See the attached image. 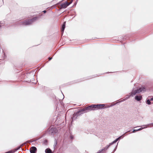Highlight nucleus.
<instances>
[{"label":"nucleus","instance_id":"1","mask_svg":"<svg viewBox=\"0 0 153 153\" xmlns=\"http://www.w3.org/2000/svg\"><path fill=\"white\" fill-rule=\"evenodd\" d=\"M146 91V88L144 86H142L141 87L139 88L138 89L135 90L134 91H133L131 93L130 95L127 94L126 95L125 98L119 102H123L126 100L128 99L130 97V96H133L135 95L136 94L139 93L140 92H143L145 91Z\"/></svg>","mask_w":153,"mask_h":153},{"label":"nucleus","instance_id":"2","mask_svg":"<svg viewBox=\"0 0 153 153\" xmlns=\"http://www.w3.org/2000/svg\"><path fill=\"white\" fill-rule=\"evenodd\" d=\"M38 18V17H34L33 19L29 20L19 21V22L18 23L19 25H31L33 22L36 20Z\"/></svg>","mask_w":153,"mask_h":153},{"label":"nucleus","instance_id":"3","mask_svg":"<svg viewBox=\"0 0 153 153\" xmlns=\"http://www.w3.org/2000/svg\"><path fill=\"white\" fill-rule=\"evenodd\" d=\"M94 105H91L90 106L86 107L79 111V112H81V114H82L84 113L88 112L91 110H95Z\"/></svg>","mask_w":153,"mask_h":153},{"label":"nucleus","instance_id":"4","mask_svg":"<svg viewBox=\"0 0 153 153\" xmlns=\"http://www.w3.org/2000/svg\"><path fill=\"white\" fill-rule=\"evenodd\" d=\"M122 137V136H121L120 137H119L118 138H117L113 142H112V143H110L108 145L106 146L104 149H102L101 150L99 151V152H98V153H104V151L105 152L108 149V147H109V146H110L113 144L114 143H116Z\"/></svg>","mask_w":153,"mask_h":153},{"label":"nucleus","instance_id":"5","mask_svg":"<svg viewBox=\"0 0 153 153\" xmlns=\"http://www.w3.org/2000/svg\"><path fill=\"white\" fill-rule=\"evenodd\" d=\"M122 137V136H121L120 137H119L118 138H117L113 142H112V143H110L108 145L106 146L104 149H102L101 150L99 151V152H98V153H104V151L105 152L108 149V147H109V146H110L113 144L114 143H116Z\"/></svg>","mask_w":153,"mask_h":153},{"label":"nucleus","instance_id":"6","mask_svg":"<svg viewBox=\"0 0 153 153\" xmlns=\"http://www.w3.org/2000/svg\"><path fill=\"white\" fill-rule=\"evenodd\" d=\"M73 1V0H71L70 2H68L67 1H65L64 3L61 4L60 9L65 8H66L72 3Z\"/></svg>","mask_w":153,"mask_h":153},{"label":"nucleus","instance_id":"7","mask_svg":"<svg viewBox=\"0 0 153 153\" xmlns=\"http://www.w3.org/2000/svg\"><path fill=\"white\" fill-rule=\"evenodd\" d=\"M58 130L55 127L51 128L49 130V132L52 135H54L56 133H57Z\"/></svg>","mask_w":153,"mask_h":153},{"label":"nucleus","instance_id":"8","mask_svg":"<svg viewBox=\"0 0 153 153\" xmlns=\"http://www.w3.org/2000/svg\"><path fill=\"white\" fill-rule=\"evenodd\" d=\"M105 105L104 104H99L97 105H94V107L95 110L97 108H103V107L105 106Z\"/></svg>","mask_w":153,"mask_h":153},{"label":"nucleus","instance_id":"9","mask_svg":"<svg viewBox=\"0 0 153 153\" xmlns=\"http://www.w3.org/2000/svg\"><path fill=\"white\" fill-rule=\"evenodd\" d=\"M79 113H81L80 112H79V111L77 113H75L73 114V116L71 117L72 121L75 120L77 118L78 115L79 114Z\"/></svg>","mask_w":153,"mask_h":153},{"label":"nucleus","instance_id":"10","mask_svg":"<svg viewBox=\"0 0 153 153\" xmlns=\"http://www.w3.org/2000/svg\"><path fill=\"white\" fill-rule=\"evenodd\" d=\"M37 151L36 148L34 146L32 147L30 149V153H36Z\"/></svg>","mask_w":153,"mask_h":153},{"label":"nucleus","instance_id":"11","mask_svg":"<svg viewBox=\"0 0 153 153\" xmlns=\"http://www.w3.org/2000/svg\"><path fill=\"white\" fill-rule=\"evenodd\" d=\"M142 99V97L141 95H136L135 97V99L137 101H140Z\"/></svg>","mask_w":153,"mask_h":153},{"label":"nucleus","instance_id":"12","mask_svg":"<svg viewBox=\"0 0 153 153\" xmlns=\"http://www.w3.org/2000/svg\"><path fill=\"white\" fill-rule=\"evenodd\" d=\"M19 147L17 148L16 149H15L9 151H8L7 152H6V153H13L18 150L19 149Z\"/></svg>","mask_w":153,"mask_h":153},{"label":"nucleus","instance_id":"13","mask_svg":"<svg viewBox=\"0 0 153 153\" xmlns=\"http://www.w3.org/2000/svg\"><path fill=\"white\" fill-rule=\"evenodd\" d=\"M65 23H66V22H64V23L62 25V27L61 31L62 32V33H63L64 30V29H65Z\"/></svg>","mask_w":153,"mask_h":153},{"label":"nucleus","instance_id":"14","mask_svg":"<svg viewBox=\"0 0 153 153\" xmlns=\"http://www.w3.org/2000/svg\"><path fill=\"white\" fill-rule=\"evenodd\" d=\"M146 102L147 104L149 105H151V104L153 103L152 102H151V101L149 100V99H148V98H147L146 99Z\"/></svg>","mask_w":153,"mask_h":153},{"label":"nucleus","instance_id":"15","mask_svg":"<svg viewBox=\"0 0 153 153\" xmlns=\"http://www.w3.org/2000/svg\"><path fill=\"white\" fill-rule=\"evenodd\" d=\"M45 152L46 153H52L51 150L49 148H47L46 149Z\"/></svg>","mask_w":153,"mask_h":153},{"label":"nucleus","instance_id":"16","mask_svg":"<svg viewBox=\"0 0 153 153\" xmlns=\"http://www.w3.org/2000/svg\"><path fill=\"white\" fill-rule=\"evenodd\" d=\"M143 128H140L139 129H134L133 131H132V132L133 133H134L136 131H140L141 130H142L143 129Z\"/></svg>","mask_w":153,"mask_h":153},{"label":"nucleus","instance_id":"17","mask_svg":"<svg viewBox=\"0 0 153 153\" xmlns=\"http://www.w3.org/2000/svg\"><path fill=\"white\" fill-rule=\"evenodd\" d=\"M149 100L151 101H153V97H149L147 98Z\"/></svg>","mask_w":153,"mask_h":153},{"label":"nucleus","instance_id":"18","mask_svg":"<svg viewBox=\"0 0 153 153\" xmlns=\"http://www.w3.org/2000/svg\"><path fill=\"white\" fill-rule=\"evenodd\" d=\"M26 143H24L22 144H21V145L20 146H19V147H17V148H19V149L21 148V147L23 146H24V144H25Z\"/></svg>","mask_w":153,"mask_h":153},{"label":"nucleus","instance_id":"19","mask_svg":"<svg viewBox=\"0 0 153 153\" xmlns=\"http://www.w3.org/2000/svg\"><path fill=\"white\" fill-rule=\"evenodd\" d=\"M56 144H57V142H56V140L55 139V143H54V144L53 145V146L54 148H55V147L56 146Z\"/></svg>","mask_w":153,"mask_h":153},{"label":"nucleus","instance_id":"20","mask_svg":"<svg viewBox=\"0 0 153 153\" xmlns=\"http://www.w3.org/2000/svg\"><path fill=\"white\" fill-rule=\"evenodd\" d=\"M33 142V141H32L31 140H29V141H27L26 142V143H31L32 142Z\"/></svg>","mask_w":153,"mask_h":153},{"label":"nucleus","instance_id":"21","mask_svg":"<svg viewBox=\"0 0 153 153\" xmlns=\"http://www.w3.org/2000/svg\"><path fill=\"white\" fill-rule=\"evenodd\" d=\"M70 138L72 140L74 138L73 137L72 135H71L70 136Z\"/></svg>","mask_w":153,"mask_h":153},{"label":"nucleus","instance_id":"22","mask_svg":"<svg viewBox=\"0 0 153 153\" xmlns=\"http://www.w3.org/2000/svg\"><path fill=\"white\" fill-rule=\"evenodd\" d=\"M47 140H44V143L45 144H46V143H47Z\"/></svg>","mask_w":153,"mask_h":153},{"label":"nucleus","instance_id":"23","mask_svg":"<svg viewBox=\"0 0 153 153\" xmlns=\"http://www.w3.org/2000/svg\"><path fill=\"white\" fill-rule=\"evenodd\" d=\"M148 126H151V125H152V126H153V123H150V124H149L148 125Z\"/></svg>","mask_w":153,"mask_h":153},{"label":"nucleus","instance_id":"24","mask_svg":"<svg viewBox=\"0 0 153 153\" xmlns=\"http://www.w3.org/2000/svg\"><path fill=\"white\" fill-rule=\"evenodd\" d=\"M52 59V57H49L48 58L49 60H50Z\"/></svg>","mask_w":153,"mask_h":153},{"label":"nucleus","instance_id":"25","mask_svg":"<svg viewBox=\"0 0 153 153\" xmlns=\"http://www.w3.org/2000/svg\"><path fill=\"white\" fill-rule=\"evenodd\" d=\"M43 12L44 13H46V11L45 10H44V11H43Z\"/></svg>","mask_w":153,"mask_h":153},{"label":"nucleus","instance_id":"26","mask_svg":"<svg viewBox=\"0 0 153 153\" xmlns=\"http://www.w3.org/2000/svg\"><path fill=\"white\" fill-rule=\"evenodd\" d=\"M113 105H111V106H112ZM110 107V106H108L105 107V108H109V107Z\"/></svg>","mask_w":153,"mask_h":153},{"label":"nucleus","instance_id":"27","mask_svg":"<svg viewBox=\"0 0 153 153\" xmlns=\"http://www.w3.org/2000/svg\"><path fill=\"white\" fill-rule=\"evenodd\" d=\"M117 145L116 146H115V149H114V152L116 150V147H117Z\"/></svg>","mask_w":153,"mask_h":153},{"label":"nucleus","instance_id":"28","mask_svg":"<svg viewBox=\"0 0 153 153\" xmlns=\"http://www.w3.org/2000/svg\"><path fill=\"white\" fill-rule=\"evenodd\" d=\"M59 3H58L57 4H59Z\"/></svg>","mask_w":153,"mask_h":153},{"label":"nucleus","instance_id":"29","mask_svg":"<svg viewBox=\"0 0 153 153\" xmlns=\"http://www.w3.org/2000/svg\"><path fill=\"white\" fill-rule=\"evenodd\" d=\"M129 131H127V132H129Z\"/></svg>","mask_w":153,"mask_h":153},{"label":"nucleus","instance_id":"30","mask_svg":"<svg viewBox=\"0 0 153 153\" xmlns=\"http://www.w3.org/2000/svg\"><path fill=\"white\" fill-rule=\"evenodd\" d=\"M124 135H125V134H124L123 135H122V136H123Z\"/></svg>","mask_w":153,"mask_h":153}]
</instances>
